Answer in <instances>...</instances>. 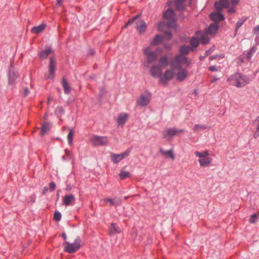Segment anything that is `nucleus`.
I'll list each match as a JSON object with an SVG mask.
<instances>
[{
	"instance_id": "nucleus-1",
	"label": "nucleus",
	"mask_w": 259,
	"mask_h": 259,
	"mask_svg": "<svg viewBox=\"0 0 259 259\" xmlns=\"http://www.w3.org/2000/svg\"><path fill=\"white\" fill-rule=\"evenodd\" d=\"M230 84L237 88H242L249 83L250 79L247 75L236 72L227 79Z\"/></svg>"
},
{
	"instance_id": "nucleus-2",
	"label": "nucleus",
	"mask_w": 259,
	"mask_h": 259,
	"mask_svg": "<svg viewBox=\"0 0 259 259\" xmlns=\"http://www.w3.org/2000/svg\"><path fill=\"white\" fill-rule=\"evenodd\" d=\"M81 239L79 237H77L73 243H70L68 241H65L63 246L64 247V250L65 252L69 253H72L75 252L81 247Z\"/></svg>"
},
{
	"instance_id": "nucleus-3",
	"label": "nucleus",
	"mask_w": 259,
	"mask_h": 259,
	"mask_svg": "<svg viewBox=\"0 0 259 259\" xmlns=\"http://www.w3.org/2000/svg\"><path fill=\"white\" fill-rule=\"evenodd\" d=\"M151 97V93L148 91H146L144 93H142L139 98L137 100V104L141 107L147 106L150 102Z\"/></svg>"
},
{
	"instance_id": "nucleus-4",
	"label": "nucleus",
	"mask_w": 259,
	"mask_h": 259,
	"mask_svg": "<svg viewBox=\"0 0 259 259\" xmlns=\"http://www.w3.org/2000/svg\"><path fill=\"white\" fill-rule=\"evenodd\" d=\"M90 141L95 146H104L108 143V139L106 136L94 135L91 137Z\"/></svg>"
},
{
	"instance_id": "nucleus-5",
	"label": "nucleus",
	"mask_w": 259,
	"mask_h": 259,
	"mask_svg": "<svg viewBox=\"0 0 259 259\" xmlns=\"http://www.w3.org/2000/svg\"><path fill=\"white\" fill-rule=\"evenodd\" d=\"M19 77L17 71L15 70L14 67L12 63H11L8 72V83L9 84L14 85L16 83V80Z\"/></svg>"
},
{
	"instance_id": "nucleus-6",
	"label": "nucleus",
	"mask_w": 259,
	"mask_h": 259,
	"mask_svg": "<svg viewBox=\"0 0 259 259\" xmlns=\"http://www.w3.org/2000/svg\"><path fill=\"white\" fill-rule=\"evenodd\" d=\"M144 55L146 57L147 62L149 64L155 63L157 58L156 53L151 51L149 48H147L144 50Z\"/></svg>"
},
{
	"instance_id": "nucleus-7",
	"label": "nucleus",
	"mask_w": 259,
	"mask_h": 259,
	"mask_svg": "<svg viewBox=\"0 0 259 259\" xmlns=\"http://www.w3.org/2000/svg\"><path fill=\"white\" fill-rule=\"evenodd\" d=\"M174 76V69H167L163 76H161L159 81L163 84H166L169 80L172 79Z\"/></svg>"
},
{
	"instance_id": "nucleus-8",
	"label": "nucleus",
	"mask_w": 259,
	"mask_h": 259,
	"mask_svg": "<svg viewBox=\"0 0 259 259\" xmlns=\"http://www.w3.org/2000/svg\"><path fill=\"white\" fill-rule=\"evenodd\" d=\"M56 71L55 60L54 57L50 58L49 66V74L46 76L47 79L52 80L54 78Z\"/></svg>"
},
{
	"instance_id": "nucleus-9",
	"label": "nucleus",
	"mask_w": 259,
	"mask_h": 259,
	"mask_svg": "<svg viewBox=\"0 0 259 259\" xmlns=\"http://www.w3.org/2000/svg\"><path fill=\"white\" fill-rule=\"evenodd\" d=\"M185 132L183 129H176L175 128H169L167 130L162 132V135L164 138L168 136L171 137L176 135L179 133H184Z\"/></svg>"
},
{
	"instance_id": "nucleus-10",
	"label": "nucleus",
	"mask_w": 259,
	"mask_h": 259,
	"mask_svg": "<svg viewBox=\"0 0 259 259\" xmlns=\"http://www.w3.org/2000/svg\"><path fill=\"white\" fill-rule=\"evenodd\" d=\"M150 73L154 78H160L162 75V68L158 65H154L150 68Z\"/></svg>"
},
{
	"instance_id": "nucleus-11",
	"label": "nucleus",
	"mask_w": 259,
	"mask_h": 259,
	"mask_svg": "<svg viewBox=\"0 0 259 259\" xmlns=\"http://www.w3.org/2000/svg\"><path fill=\"white\" fill-rule=\"evenodd\" d=\"M105 202L109 203L110 206H118L122 203V199L120 197H115L113 198H106L104 199Z\"/></svg>"
},
{
	"instance_id": "nucleus-12",
	"label": "nucleus",
	"mask_w": 259,
	"mask_h": 259,
	"mask_svg": "<svg viewBox=\"0 0 259 259\" xmlns=\"http://www.w3.org/2000/svg\"><path fill=\"white\" fill-rule=\"evenodd\" d=\"M136 28L139 32L141 34L146 31L147 25L145 22L143 20H137L136 22Z\"/></svg>"
},
{
	"instance_id": "nucleus-13",
	"label": "nucleus",
	"mask_w": 259,
	"mask_h": 259,
	"mask_svg": "<svg viewBox=\"0 0 259 259\" xmlns=\"http://www.w3.org/2000/svg\"><path fill=\"white\" fill-rule=\"evenodd\" d=\"M128 119V114L126 113H121L118 115L116 122L118 126H123Z\"/></svg>"
},
{
	"instance_id": "nucleus-14",
	"label": "nucleus",
	"mask_w": 259,
	"mask_h": 259,
	"mask_svg": "<svg viewBox=\"0 0 259 259\" xmlns=\"http://www.w3.org/2000/svg\"><path fill=\"white\" fill-rule=\"evenodd\" d=\"M210 18L211 20L217 22V24L225 19L223 14L221 13H211L210 15Z\"/></svg>"
},
{
	"instance_id": "nucleus-15",
	"label": "nucleus",
	"mask_w": 259,
	"mask_h": 259,
	"mask_svg": "<svg viewBox=\"0 0 259 259\" xmlns=\"http://www.w3.org/2000/svg\"><path fill=\"white\" fill-rule=\"evenodd\" d=\"M53 53L54 52L53 51L51 48H48L44 50L41 51L38 54V57L40 59L45 60L48 58L50 54Z\"/></svg>"
},
{
	"instance_id": "nucleus-16",
	"label": "nucleus",
	"mask_w": 259,
	"mask_h": 259,
	"mask_svg": "<svg viewBox=\"0 0 259 259\" xmlns=\"http://www.w3.org/2000/svg\"><path fill=\"white\" fill-rule=\"evenodd\" d=\"M75 200V198L74 196L72 194H69L65 196L63 199V203L66 206H69L71 205V202H74Z\"/></svg>"
},
{
	"instance_id": "nucleus-17",
	"label": "nucleus",
	"mask_w": 259,
	"mask_h": 259,
	"mask_svg": "<svg viewBox=\"0 0 259 259\" xmlns=\"http://www.w3.org/2000/svg\"><path fill=\"white\" fill-rule=\"evenodd\" d=\"M168 59L169 58L167 55L162 56L159 60L158 65L160 66L161 68L166 67L168 64Z\"/></svg>"
},
{
	"instance_id": "nucleus-18",
	"label": "nucleus",
	"mask_w": 259,
	"mask_h": 259,
	"mask_svg": "<svg viewBox=\"0 0 259 259\" xmlns=\"http://www.w3.org/2000/svg\"><path fill=\"white\" fill-rule=\"evenodd\" d=\"M188 75V71L186 69H182L178 71L177 75V79L179 81L184 80Z\"/></svg>"
},
{
	"instance_id": "nucleus-19",
	"label": "nucleus",
	"mask_w": 259,
	"mask_h": 259,
	"mask_svg": "<svg viewBox=\"0 0 259 259\" xmlns=\"http://www.w3.org/2000/svg\"><path fill=\"white\" fill-rule=\"evenodd\" d=\"M46 25L42 23L38 26H34L31 29V32L33 33L38 34L45 28Z\"/></svg>"
},
{
	"instance_id": "nucleus-20",
	"label": "nucleus",
	"mask_w": 259,
	"mask_h": 259,
	"mask_svg": "<svg viewBox=\"0 0 259 259\" xmlns=\"http://www.w3.org/2000/svg\"><path fill=\"white\" fill-rule=\"evenodd\" d=\"M62 85L63 88L64 93L65 94H69L70 93V88L68 83L65 77H63L62 79Z\"/></svg>"
},
{
	"instance_id": "nucleus-21",
	"label": "nucleus",
	"mask_w": 259,
	"mask_h": 259,
	"mask_svg": "<svg viewBox=\"0 0 259 259\" xmlns=\"http://www.w3.org/2000/svg\"><path fill=\"white\" fill-rule=\"evenodd\" d=\"M175 62H176L177 65L179 66V69L182 68L181 62L185 61H186L187 58L186 57L182 56L181 55H177L175 56Z\"/></svg>"
},
{
	"instance_id": "nucleus-22",
	"label": "nucleus",
	"mask_w": 259,
	"mask_h": 259,
	"mask_svg": "<svg viewBox=\"0 0 259 259\" xmlns=\"http://www.w3.org/2000/svg\"><path fill=\"white\" fill-rule=\"evenodd\" d=\"M218 29L219 26L217 23H211L208 28V33L210 34H215Z\"/></svg>"
},
{
	"instance_id": "nucleus-23",
	"label": "nucleus",
	"mask_w": 259,
	"mask_h": 259,
	"mask_svg": "<svg viewBox=\"0 0 259 259\" xmlns=\"http://www.w3.org/2000/svg\"><path fill=\"white\" fill-rule=\"evenodd\" d=\"M163 16L164 18L167 20L175 18L174 10L168 8L164 12Z\"/></svg>"
},
{
	"instance_id": "nucleus-24",
	"label": "nucleus",
	"mask_w": 259,
	"mask_h": 259,
	"mask_svg": "<svg viewBox=\"0 0 259 259\" xmlns=\"http://www.w3.org/2000/svg\"><path fill=\"white\" fill-rule=\"evenodd\" d=\"M239 0H231V2L232 4L234 6L236 5ZM220 3L223 7V8H227L229 7V3L228 0H220Z\"/></svg>"
},
{
	"instance_id": "nucleus-25",
	"label": "nucleus",
	"mask_w": 259,
	"mask_h": 259,
	"mask_svg": "<svg viewBox=\"0 0 259 259\" xmlns=\"http://www.w3.org/2000/svg\"><path fill=\"white\" fill-rule=\"evenodd\" d=\"M163 37L159 34H156L153 39L152 40L151 44L153 46H156L162 42Z\"/></svg>"
},
{
	"instance_id": "nucleus-26",
	"label": "nucleus",
	"mask_w": 259,
	"mask_h": 259,
	"mask_svg": "<svg viewBox=\"0 0 259 259\" xmlns=\"http://www.w3.org/2000/svg\"><path fill=\"white\" fill-rule=\"evenodd\" d=\"M210 128V126H207L204 124H195L194 126L193 130L195 133H198L200 130H204L206 129H209Z\"/></svg>"
},
{
	"instance_id": "nucleus-27",
	"label": "nucleus",
	"mask_w": 259,
	"mask_h": 259,
	"mask_svg": "<svg viewBox=\"0 0 259 259\" xmlns=\"http://www.w3.org/2000/svg\"><path fill=\"white\" fill-rule=\"evenodd\" d=\"M190 49L189 46L183 45L180 48L179 51L181 55H187L189 54Z\"/></svg>"
},
{
	"instance_id": "nucleus-28",
	"label": "nucleus",
	"mask_w": 259,
	"mask_h": 259,
	"mask_svg": "<svg viewBox=\"0 0 259 259\" xmlns=\"http://www.w3.org/2000/svg\"><path fill=\"white\" fill-rule=\"evenodd\" d=\"M198 161L201 166L206 167L210 163L211 159L210 157H206L205 158L199 159Z\"/></svg>"
},
{
	"instance_id": "nucleus-29",
	"label": "nucleus",
	"mask_w": 259,
	"mask_h": 259,
	"mask_svg": "<svg viewBox=\"0 0 259 259\" xmlns=\"http://www.w3.org/2000/svg\"><path fill=\"white\" fill-rule=\"evenodd\" d=\"M257 51V47L256 46H253L252 47H251L249 50L248 51V52L247 53V54H246V59L248 60V61H249L252 56H253V54Z\"/></svg>"
},
{
	"instance_id": "nucleus-30",
	"label": "nucleus",
	"mask_w": 259,
	"mask_h": 259,
	"mask_svg": "<svg viewBox=\"0 0 259 259\" xmlns=\"http://www.w3.org/2000/svg\"><path fill=\"white\" fill-rule=\"evenodd\" d=\"M190 44L192 47L197 48L200 44V40L198 37L193 36L190 39Z\"/></svg>"
},
{
	"instance_id": "nucleus-31",
	"label": "nucleus",
	"mask_w": 259,
	"mask_h": 259,
	"mask_svg": "<svg viewBox=\"0 0 259 259\" xmlns=\"http://www.w3.org/2000/svg\"><path fill=\"white\" fill-rule=\"evenodd\" d=\"M110 230L111 234L120 232V228L116 226L115 223H112L110 227Z\"/></svg>"
},
{
	"instance_id": "nucleus-32",
	"label": "nucleus",
	"mask_w": 259,
	"mask_h": 259,
	"mask_svg": "<svg viewBox=\"0 0 259 259\" xmlns=\"http://www.w3.org/2000/svg\"><path fill=\"white\" fill-rule=\"evenodd\" d=\"M140 15H137L132 18L129 19L128 21L126 22V23L122 27V28H127L129 25L133 24L134 22H136V21H137L138 18L139 17Z\"/></svg>"
},
{
	"instance_id": "nucleus-33",
	"label": "nucleus",
	"mask_w": 259,
	"mask_h": 259,
	"mask_svg": "<svg viewBox=\"0 0 259 259\" xmlns=\"http://www.w3.org/2000/svg\"><path fill=\"white\" fill-rule=\"evenodd\" d=\"M160 152L164 156H169L170 158L174 159V156L172 153V150H169L168 151H164L162 149H160Z\"/></svg>"
},
{
	"instance_id": "nucleus-34",
	"label": "nucleus",
	"mask_w": 259,
	"mask_h": 259,
	"mask_svg": "<svg viewBox=\"0 0 259 259\" xmlns=\"http://www.w3.org/2000/svg\"><path fill=\"white\" fill-rule=\"evenodd\" d=\"M168 27L174 28L176 27V20L175 18L168 19L167 22Z\"/></svg>"
},
{
	"instance_id": "nucleus-35",
	"label": "nucleus",
	"mask_w": 259,
	"mask_h": 259,
	"mask_svg": "<svg viewBox=\"0 0 259 259\" xmlns=\"http://www.w3.org/2000/svg\"><path fill=\"white\" fill-rule=\"evenodd\" d=\"M111 159V161L114 163H118L121 160V159H120V157H119V155L118 154L115 153L112 154Z\"/></svg>"
},
{
	"instance_id": "nucleus-36",
	"label": "nucleus",
	"mask_w": 259,
	"mask_h": 259,
	"mask_svg": "<svg viewBox=\"0 0 259 259\" xmlns=\"http://www.w3.org/2000/svg\"><path fill=\"white\" fill-rule=\"evenodd\" d=\"M49 123L48 122L45 123L41 127L40 134L41 135H44L46 133H47L49 130Z\"/></svg>"
},
{
	"instance_id": "nucleus-37",
	"label": "nucleus",
	"mask_w": 259,
	"mask_h": 259,
	"mask_svg": "<svg viewBox=\"0 0 259 259\" xmlns=\"http://www.w3.org/2000/svg\"><path fill=\"white\" fill-rule=\"evenodd\" d=\"M131 174L128 171H125L123 170H121L119 174V176L121 179L124 180L127 178H128L131 176Z\"/></svg>"
},
{
	"instance_id": "nucleus-38",
	"label": "nucleus",
	"mask_w": 259,
	"mask_h": 259,
	"mask_svg": "<svg viewBox=\"0 0 259 259\" xmlns=\"http://www.w3.org/2000/svg\"><path fill=\"white\" fill-rule=\"evenodd\" d=\"M131 148H129L127 149H126L124 152L118 154L119 155V157H120V159L122 160L126 157L128 156L131 152Z\"/></svg>"
},
{
	"instance_id": "nucleus-39",
	"label": "nucleus",
	"mask_w": 259,
	"mask_h": 259,
	"mask_svg": "<svg viewBox=\"0 0 259 259\" xmlns=\"http://www.w3.org/2000/svg\"><path fill=\"white\" fill-rule=\"evenodd\" d=\"M195 154L196 156L199 157L200 158H206V156L208 155V152L207 151H204L202 152H200L199 151H195Z\"/></svg>"
},
{
	"instance_id": "nucleus-40",
	"label": "nucleus",
	"mask_w": 259,
	"mask_h": 259,
	"mask_svg": "<svg viewBox=\"0 0 259 259\" xmlns=\"http://www.w3.org/2000/svg\"><path fill=\"white\" fill-rule=\"evenodd\" d=\"M73 136V129H71V130H70L67 136L68 144L70 145H71L72 143Z\"/></svg>"
},
{
	"instance_id": "nucleus-41",
	"label": "nucleus",
	"mask_w": 259,
	"mask_h": 259,
	"mask_svg": "<svg viewBox=\"0 0 259 259\" xmlns=\"http://www.w3.org/2000/svg\"><path fill=\"white\" fill-rule=\"evenodd\" d=\"M210 39L205 34H202L201 36V42L203 45H206L209 43Z\"/></svg>"
},
{
	"instance_id": "nucleus-42",
	"label": "nucleus",
	"mask_w": 259,
	"mask_h": 259,
	"mask_svg": "<svg viewBox=\"0 0 259 259\" xmlns=\"http://www.w3.org/2000/svg\"><path fill=\"white\" fill-rule=\"evenodd\" d=\"M62 214L60 212L58 211H55L54 213V220L56 221L59 222L61 220Z\"/></svg>"
},
{
	"instance_id": "nucleus-43",
	"label": "nucleus",
	"mask_w": 259,
	"mask_h": 259,
	"mask_svg": "<svg viewBox=\"0 0 259 259\" xmlns=\"http://www.w3.org/2000/svg\"><path fill=\"white\" fill-rule=\"evenodd\" d=\"M245 20L239 19L236 24V31L237 32L239 28L243 24Z\"/></svg>"
},
{
	"instance_id": "nucleus-44",
	"label": "nucleus",
	"mask_w": 259,
	"mask_h": 259,
	"mask_svg": "<svg viewBox=\"0 0 259 259\" xmlns=\"http://www.w3.org/2000/svg\"><path fill=\"white\" fill-rule=\"evenodd\" d=\"M172 34L170 31H166L164 32V38L168 40L171 39Z\"/></svg>"
},
{
	"instance_id": "nucleus-45",
	"label": "nucleus",
	"mask_w": 259,
	"mask_h": 259,
	"mask_svg": "<svg viewBox=\"0 0 259 259\" xmlns=\"http://www.w3.org/2000/svg\"><path fill=\"white\" fill-rule=\"evenodd\" d=\"M35 198H36L35 195L34 194H33L31 195L30 196H29L27 198V201L29 203H33L35 201Z\"/></svg>"
},
{
	"instance_id": "nucleus-46",
	"label": "nucleus",
	"mask_w": 259,
	"mask_h": 259,
	"mask_svg": "<svg viewBox=\"0 0 259 259\" xmlns=\"http://www.w3.org/2000/svg\"><path fill=\"white\" fill-rule=\"evenodd\" d=\"M175 5L176 9L178 11H183L185 9V7L183 5V3L175 4Z\"/></svg>"
},
{
	"instance_id": "nucleus-47",
	"label": "nucleus",
	"mask_w": 259,
	"mask_h": 259,
	"mask_svg": "<svg viewBox=\"0 0 259 259\" xmlns=\"http://www.w3.org/2000/svg\"><path fill=\"white\" fill-rule=\"evenodd\" d=\"M56 111L60 115H63L65 113L64 109L62 106L58 107Z\"/></svg>"
},
{
	"instance_id": "nucleus-48",
	"label": "nucleus",
	"mask_w": 259,
	"mask_h": 259,
	"mask_svg": "<svg viewBox=\"0 0 259 259\" xmlns=\"http://www.w3.org/2000/svg\"><path fill=\"white\" fill-rule=\"evenodd\" d=\"M257 218V215L256 213H253L251 215V219L249 221L250 223H254L256 222V219Z\"/></svg>"
},
{
	"instance_id": "nucleus-49",
	"label": "nucleus",
	"mask_w": 259,
	"mask_h": 259,
	"mask_svg": "<svg viewBox=\"0 0 259 259\" xmlns=\"http://www.w3.org/2000/svg\"><path fill=\"white\" fill-rule=\"evenodd\" d=\"M163 46L165 49L167 51H169L171 50V45L169 43H164Z\"/></svg>"
},
{
	"instance_id": "nucleus-50",
	"label": "nucleus",
	"mask_w": 259,
	"mask_h": 259,
	"mask_svg": "<svg viewBox=\"0 0 259 259\" xmlns=\"http://www.w3.org/2000/svg\"><path fill=\"white\" fill-rule=\"evenodd\" d=\"M214 49H215L214 47H212L208 50H206L205 51V56H207L209 55H210L211 53H212L214 51Z\"/></svg>"
},
{
	"instance_id": "nucleus-51",
	"label": "nucleus",
	"mask_w": 259,
	"mask_h": 259,
	"mask_svg": "<svg viewBox=\"0 0 259 259\" xmlns=\"http://www.w3.org/2000/svg\"><path fill=\"white\" fill-rule=\"evenodd\" d=\"M170 65L171 67L179 69V66L177 65L176 62H175V59H172L170 61Z\"/></svg>"
},
{
	"instance_id": "nucleus-52",
	"label": "nucleus",
	"mask_w": 259,
	"mask_h": 259,
	"mask_svg": "<svg viewBox=\"0 0 259 259\" xmlns=\"http://www.w3.org/2000/svg\"><path fill=\"white\" fill-rule=\"evenodd\" d=\"M49 186H50V191H53L56 187V184L54 183V182H51L50 184H49Z\"/></svg>"
},
{
	"instance_id": "nucleus-53",
	"label": "nucleus",
	"mask_w": 259,
	"mask_h": 259,
	"mask_svg": "<svg viewBox=\"0 0 259 259\" xmlns=\"http://www.w3.org/2000/svg\"><path fill=\"white\" fill-rule=\"evenodd\" d=\"M208 70L210 71H218V67L216 65H212V66H209L208 68Z\"/></svg>"
},
{
	"instance_id": "nucleus-54",
	"label": "nucleus",
	"mask_w": 259,
	"mask_h": 259,
	"mask_svg": "<svg viewBox=\"0 0 259 259\" xmlns=\"http://www.w3.org/2000/svg\"><path fill=\"white\" fill-rule=\"evenodd\" d=\"M106 93L107 91L104 88H101L100 89V95L101 96H103Z\"/></svg>"
},
{
	"instance_id": "nucleus-55",
	"label": "nucleus",
	"mask_w": 259,
	"mask_h": 259,
	"mask_svg": "<svg viewBox=\"0 0 259 259\" xmlns=\"http://www.w3.org/2000/svg\"><path fill=\"white\" fill-rule=\"evenodd\" d=\"M214 6L215 8L218 10H221L223 8V7L222 6L221 3L218 2H215Z\"/></svg>"
},
{
	"instance_id": "nucleus-56",
	"label": "nucleus",
	"mask_w": 259,
	"mask_h": 259,
	"mask_svg": "<svg viewBox=\"0 0 259 259\" xmlns=\"http://www.w3.org/2000/svg\"><path fill=\"white\" fill-rule=\"evenodd\" d=\"M253 33L256 35H259V25H257L254 28Z\"/></svg>"
},
{
	"instance_id": "nucleus-57",
	"label": "nucleus",
	"mask_w": 259,
	"mask_h": 259,
	"mask_svg": "<svg viewBox=\"0 0 259 259\" xmlns=\"http://www.w3.org/2000/svg\"><path fill=\"white\" fill-rule=\"evenodd\" d=\"M228 11L229 13L233 14L235 12L236 9L234 7H229L228 8Z\"/></svg>"
},
{
	"instance_id": "nucleus-58",
	"label": "nucleus",
	"mask_w": 259,
	"mask_h": 259,
	"mask_svg": "<svg viewBox=\"0 0 259 259\" xmlns=\"http://www.w3.org/2000/svg\"><path fill=\"white\" fill-rule=\"evenodd\" d=\"M164 22H160L158 23V28L159 30H161V29L164 26Z\"/></svg>"
},
{
	"instance_id": "nucleus-59",
	"label": "nucleus",
	"mask_w": 259,
	"mask_h": 259,
	"mask_svg": "<svg viewBox=\"0 0 259 259\" xmlns=\"http://www.w3.org/2000/svg\"><path fill=\"white\" fill-rule=\"evenodd\" d=\"M255 46H257V45H259V35H256V37H255Z\"/></svg>"
},
{
	"instance_id": "nucleus-60",
	"label": "nucleus",
	"mask_w": 259,
	"mask_h": 259,
	"mask_svg": "<svg viewBox=\"0 0 259 259\" xmlns=\"http://www.w3.org/2000/svg\"><path fill=\"white\" fill-rule=\"evenodd\" d=\"M29 93V91L27 88H26L24 90V95L25 96H26Z\"/></svg>"
},
{
	"instance_id": "nucleus-61",
	"label": "nucleus",
	"mask_w": 259,
	"mask_h": 259,
	"mask_svg": "<svg viewBox=\"0 0 259 259\" xmlns=\"http://www.w3.org/2000/svg\"><path fill=\"white\" fill-rule=\"evenodd\" d=\"M254 137L255 139L259 137V131H257V130L254 133Z\"/></svg>"
},
{
	"instance_id": "nucleus-62",
	"label": "nucleus",
	"mask_w": 259,
	"mask_h": 259,
	"mask_svg": "<svg viewBox=\"0 0 259 259\" xmlns=\"http://www.w3.org/2000/svg\"><path fill=\"white\" fill-rule=\"evenodd\" d=\"M48 191V188L46 187H44L42 191V194L45 195Z\"/></svg>"
},
{
	"instance_id": "nucleus-63",
	"label": "nucleus",
	"mask_w": 259,
	"mask_h": 259,
	"mask_svg": "<svg viewBox=\"0 0 259 259\" xmlns=\"http://www.w3.org/2000/svg\"><path fill=\"white\" fill-rule=\"evenodd\" d=\"M95 54V52L93 49H90L89 50V54L91 56H93Z\"/></svg>"
},
{
	"instance_id": "nucleus-64",
	"label": "nucleus",
	"mask_w": 259,
	"mask_h": 259,
	"mask_svg": "<svg viewBox=\"0 0 259 259\" xmlns=\"http://www.w3.org/2000/svg\"><path fill=\"white\" fill-rule=\"evenodd\" d=\"M255 121H257L258 123L256 125V130L257 131H259V116H258L256 119L255 120Z\"/></svg>"
}]
</instances>
